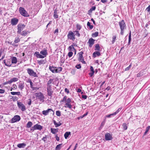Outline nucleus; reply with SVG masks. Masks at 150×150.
Instances as JSON below:
<instances>
[{
  "mask_svg": "<svg viewBox=\"0 0 150 150\" xmlns=\"http://www.w3.org/2000/svg\"><path fill=\"white\" fill-rule=\"evenodd\" d=\"M40 53L45 57H46V56L47 54V52L46 50H43L41 51L40 52Z\"/></svg>",
  "mask_w": 150,
  "mask_h": 150,
  "instance_id": "obj_17",
  "label": "nucleus"
},
{
  "mask_svg": "<svg viewBox=\"0 0 150 150\" xmlns=\"http://www.w3.org/2000/svg\"><path fill=\"white\" fill-rule=\"evenodd\" d=\"M119 24L121 30L120 34L122 35L124 34V30L126 29V27L124 20H122L119 22Z\"/></svg>",
  "mask_w": 150,
  "mask_h": 150,
  "instance_id": "obj_1",
  "label": "nucleus"
},
{
  "mask_svg": "<svg viewBox=\"0 0 150 150\" xmlns=\"http://www.w3.org/2000/svg\"><path fill=\"white\" fill-rule=\"evenodd\" d=\"M62 68L61 67H58L56 68V73L62 71Z\"/></svg>",
  "mask_w": 150,
  "mask_h": 150,
  "instance_id": "obj_36",
  "label": "nucleus"
},
{
  "mask_svg": "<svg viewBox=\"0 0 150 150\" xmlns=\"http://www.w3.org/2000/svg\"><path fill=\"white\" fill-rule=\"evenodd\" d=\"M123 129L124 130H126L127 129V126L126 123H123L122 125Z\"/></svg>",
  "mask_w": 150,
  "mask_h": 150,
  "instance_id": "obj_48",
  "label": "nucleus"
},
{
  "mask_svg": "<svg viewBox=\"0 0 150 150\" xmlns=\"http://www.w3.org/2000/svg\"><path fill=\"white\" fill-rule=\"evenodd\" d=\"M53 110L51 109H48L47 110H43L42 112V113L43 115H47L49 112L52 111Z\"/></svg>",
  "mask_w": 150,
  "mask_h": 150,
  "instance_id": "obj_15",
  "label": "nucleus"
},
{
  "mask_svg": "<svg viewBox=\"0 0 150 150\" xmlns=\"http://www.w3.org/2000/svg\"><path fill=\"white\" fill-rule=\"evenodd\" d=\"M18 80V78H13L9 80L10 81L9 82L11 83L13 82H16Z\"/></svg>",
  "mask_w": 150,
  "mask_h": 150,
  "instance_id": "obj_28",
  "label": "nucleus"
},
{
  "mask_svg": "<svg viewBox=\"0 0 150 150\" xmlns=\"http://www.w3.org/2000/svg\"><path fill=\"white\" fill-rule=\"evenodd\" d=\"M33 125V123L32 122L29 121L27 124L26 127L28 128L30 127Z\"/></svg>",
  "mask_w": 150,
  "mask_h": 150,
  "instance_id": "obj_31",
  "label": "nucleus"
},
{
  "mask_svg": "<svg viewBox=\"0 0 150 150\" xmlns=\"http://www.w3.org/2000/svg\"><path fill=\"white\" fill-rule=\"evenodd\" d=\"M21 119L20 116L18 115H15L11 119V123H13L19 121Z\"/></svg>",
  "mask_w": 150,
  "mask_h": 150,
  "instance_id": "obj_10",
  "label": "nucleus"
},
{
  "mask_svg": "<svg viewBox=\"0 0 150 150\" xmlns=\"http://www.w3.org/2000/svg\"><path fill=\"white\" fill-rule=\"evenodd\" d=\"M83 52L81 51L79 53V57L78 58V60L81 62L83 64H86V62L84 60V58L83 56Z\"/></svg>",
  "mask_w": 150,
  "mask_h": 150,
  "instance_id": "obj_7",
  "label": "nucleus"
},
{
  "mask_svg": "<svg viewBox=\"0 0 150 150\" xmlns=\"http://www.w3.org/2000/svg\"><path fill=\"white\" fill-rule=\"evenodd\" d=\"M131 66H132V64H130L129 65L128 67H127L125 69V71H128V70H129L130 69V68H131Z\"/></svg>",
  "mask_w": 150,
  "mask_h": 150,
  "instance_id": "obj_50",
  "label": "nucleus"
},
{
  "mask_svg": "<svg viewBox=\"0 0 150 150\" xmlns=\"http://www.w3.org/2000/svg\"><path fill=\"white\" fill-rule=\"evenodd\" d=\"M35 95L37 99H38L40 102L42 103L44 101L45 97L43 94L41 92L36 93Z\"/></svg>",
  "mask_w": 150,
  "mask_h": 150,
  "instance_id": "obj_2",
  "label": "nucleus"
},
{
  "mask_svg": "<svg viewBox=\"0 0 150 150\" xmlns=\"http://www.w3.org/2000/svg\"><path fill=\"white\" fill-rule=\"evenodd\" d=\"M42 127L40 125L36 124L31 129V130L34 131V130L38 129L39 130H41L42 129Z\"/></svg>",
  "mask_w": 150,
  "mask_h": 150,
  "instance_id": "obj_9",
  "label": "nucleus"
},
{
  "mask_svg": "<svg viewBox=\"0 0 150 150\" xmlns=\"http://www.w3.org/2000/svg\"><path fill=\"white\" fill-rule=\"evenodd\" d=\"M74 34L78 37L80 36V34L79 33V31L76 30L73 31Z\"/></svg>",
  "mask_w": 150,
  "mask_h": 150,
  "instance_id": "obj_30",
  "label": "nucleus"
},
{
  "mask_svg": "<svg viewBox=\"0 0 150 150\" xmlns=\"http://www.w3.org/2000/svg\"><path fill=\"white\" fill-rule=\"evenodd\" d=\"M68 49L70 51H73V50H75V49L73 45L70 46L68 47Z\"/></svg>",
  "mask_w": 150,
  "mask_h": 150,
  "instance_id": "obj_44",
  "label": "nucleus"
},
{
  "mask_svg": "<svg viewBox=\"0 0 150 150\" xmlns=\"http://www.w3.org/2000/svg\"><path fill=\"white\" fill-rule=\"evenodd\" d=\"M12 87H13V90L16 89L17 88V86L16 84H13Z\"/></svg>",
  "mask_w": 150,
  "mask_h": 150,
  "instance_id": "obj_63",
  "label": "nucleus"
},
{
  "mask_svg": "<svg viewBox=\"0 0 150 150\" xmlns=\"http://www.w3.org/2000/svg\"><path fill=\"white\" fill-rule=\"evenodd\" d=\"M98 32H95V33H93L92 34V36L93 37H96L98 36Z\"/></svg>",
  "mask_w": 150,
  "mask_h": 150,
  "instance_id": "obj_41",
  "label": "nucleus"
},
{
  "mask_svg": "<svg viewBox=\"0 0 150 150\" xmlns=\"http://www.w3.org/2000/svg\"><path fill=\"white\" fill-rule=\"evenodd\" d=\"M56 115L58 116H60L61 115V113L59 111H57L56 112Z\"/></svg>",
  "mask_w": 150,
  "mask_h": 150,
  "instance_id": "obj_51",
  "label": "nucleus"
},
{
  "mask_svg": "<svg viewBox=\"0 0 150 150\" xmlns=\"http://www.w3.org/2000/svg\"><path fill=\"white\" fill-rule=\"evenodd\" d=\"M27 73L30 76L34 77H38L36 73L35 72L33 69L28 68L27 69Z\"/></svg>",
  "mask_w": 150,
  "mask_h": 150,
  "instance_id": "obj_3",
  "label": "nucleus"
},
{
  "mask_svg": "<svg viewBox=\"0 0 150 150\" xmlns=\"http://www.w3.org/2000/svg\"><path fill=\"white\" fill-rule=\"evenodd\" d=\"M67 38L68 39L72 40H74L75 39V35L74 32L71 31H69L67 34Z\"/></svg>",
  "mask_w": 150,
  "mask_h": 150,
  "instance_id": "obj_4",
  "label": "nucleus"
},
{
  "mask_svg": "<svg viewBox=\"0 0 150 150\" xmlns=\"http://www.w3.org/2000/svg\"><path fill=\"white\" fill-rule=\"evenodd\" d=\"M100 55V53L99 51L94 52L93 54V56L94 57H96V56H99Z\"/></svg>",
  "mask_w": 150,
  "mask_h": 150,
  "instance_id": "obj_23",
  "label": "nucleus"
},
{
  "mask_svg": "<svg viewBox=\"0 0 150 150\" xmlns=\"http://www.w3.org/2000/svg\"><path fill=\"white\" fill-rule=\"evenodd\" d=\"M11 63L12 64H16L17 62V58L14 57H12L11 58Z\"/></svg>",
  "mask_w": 150,
  "mask_h": 150,
  "instance_id": "obj_18",
  "label": "nucleus"
},
{
  "mask_svg": "<svg viewBox=\"0 0 150 150\" xmlns=\"http://www.w3.org/2000/svg\"><path fill=\"white\" fill-rule=\"evenodd\" d=\"M57 10L55 9L54 10V11L53 17L55 19L57 18H58L59 16L57 14Z\"/></svg>",
  "mask_w": 150,
  "mask_h": 150,
  "instance_id": "obj_20",
  "label": "nucleus"
},
{
  "mask_svg": "<svg viewBox=\"0 0 150 150\" xmlns=\"http://www.w3.org/2000/svg\"><path fill=\"white\" fill-rule=\"evenodd\" d=\"M24 83L23 82H22L19 83L18 85V88L21 90L23 89L24 87Z\"/></svg>",
  "mask_w": 150,
  "mask_h": 150,
  "instance_id": "obj_14",
  "label": "nucleus"
},
{
  "mask_svg": "<svg viewBox=\"0 0 150 150\" xmlns=\"http://www.w3.org/2000/svg\"><path fill=\"white\" fill-rule=\"evenodd\" d=\"M4 63L5 64V65L8 67H10L11 66V64H10V62L7 60L6 62L5 60H4Z\"/></svg>",
  "mask_w": 150,
  "mask_h": 150,
  "instance_id": "obj_19",
  "label": "nucleus"
},
{
  "mask_svg": "<svg viewBox=\"0 0 150 150\" xmlns=\"http://www.w3.org/2000/svg\"><path fill=\"white\" fill-rule=\"evenodd\" d=\"M96 8V7L95 6L92 7L89 10V12H92V11H94Z\"/></svg>",
  "mask_w": 150,
  "mask_h": 150,
  "instance_id": "obj_46",
  "label": "nucleus"
},
{
  "mask_svg": "<svg viewBox=\"0 0 150 150\" xmlns=\"http://www.w3.org/2000/svg\"><path fill=\"white\" fill-rule=\"evenodd\" d=\"M73 54V53L71 52H69L68 53V56L69 57H71Z\"/></svg>",
  "mask_w": 150,
  "mask_h": 150,
  "instance_id": "obj_58",
  "label": "nucleus"
},
{
  "mask_svg": "<svg viewBox=\"0 0 150 150\" xmlns=\"http://www.w3.org/2000/svg\"><path fill=\"white\" fill-rule=\"evenodd\" d=\"M115 115H116L115 113L114 112L112 114H111L107 115L106 116V117H110L112 116Z\"/></svg>",
  "mask_w": 150,
  "mask_h": 150,
  "instance_id": "obj_47",
  "label": "nucleus"
},
{
  "mask_svg": "<svg viewBox=\"0 0 150 150\" xmlns=\"http://www.w3.org/2000/svg\"><path fill=\"white\" fill-rule=\"evenodd\" d=\"M71 101V100L70 98H68V99L66 100V103H70Z\"/></svg>",
  "mask_w": 150,
  "mask_h": 150,
  "instance_id": "obj_52",
  "label": "nucleus"
},
{
  "mask_svg": "<svg viewBox=\"0 0 150 150\" xmlns=\"http://www.w3.org/2000/svg\"><path fill=\"white\" fill-rule=\"evenodd\" d=\"M100 47L99 46V44H96L95 45V50H97L98 51H100Z\"/></svg>",
  "mask_w": 150,
  "mask_h": 150,
  "instance_id": "obj_35",
  "label": "nucleus"
},
{
  "mask_svg": "<svg viewBox=\"0 0 150 150\" xmlns=\"http://www.w3.org/2000/svg\"><path fill=\"white\" fill-rule=\"evenodd\" d=\"M117 36L116 35H112V44H113L117 40Z\"/></svg>",
  "mask_w": 150,
  "mask_h": 150,
  "instance_id": "obj_24",
  "label": "nucleus"
},
{
  "mask_svg": "<svg viewBox=\"0 0 150 150\" xmlns=\"http://www.w3.org/2000/svg\"><path fill=\"white\" fill-rule=\"evenodd\" d=\"M13 100L14 101H16L18 100V98L16 96H13Z\"/></svg>",
  "mask_w": 150,
  "mask_h": 150,
  "instance_id": "obj_56",
  "label": "nucleus"
},
{
  "mask_svg": "<svg viewBox=\"0 0 150 150\" xmlns=\"http://www.w3.org/2000/svg\"><path fill=\"white\" fill-rule=\"evenodd\" d=\"M20 34L23 36H25L28 34V32L26 31H23Z\"/></svg>",
  "mask_w": 150,
  "mask_h": 150,
  "instance_id": "obj_39",
  "label": "nucleus"
},
{
  "mask_svg": "<svg viewBox=\"0 0 150 150\" xmlns=\"http://www.w3.org/2000/svg\"><path fill=\"white\" fill-rule=\"evenodd\" d=\"M53 122L55 127H58L62 125V123H61L60 122H59L58 123H57L55 120H53Z\"/></svg>",
  "mask_w": 150,
  "mask_h": 150,
  "instance_id": "obj_22",
  "label": "nucleus"
},
{
  "mask_svg": "<svg viewBox=\"0 0 150 150\" xmlns=\"http://www.w3.org/2000/svg\"><path fill=\"white\" fill-rule=\"evenodd\" d=\"M67 99V96H65L63 98V99L61 101V102H63L64 101H65Z\"/></svg>",
  "mask_w": 150,
  "mask_h": 150,
  "instance_id": "obj_54",
  "label": "nucleus"
},
{
  "mask_svg": "<svg viewBox=\"0 0 150 150\" xmlns=\"http://www.w3.org/2000/svg\"><path fill=\"white\" fill-rule=\"evenodd\" d=\"M146 10L148 12L150 11V5L147 8Z\"/></svg>",
  "mask_w": 150,
  "mask_h": 150,
  "instance_id": "obj_64",
  "label": "nucleus"
},
{
  "mask_svg": "<svg viewBox=\"0 0 150 150\" xmlns=\"http://www.w3.org/2000/svg\"><path fill=\"white\" fill-rule=\"evenodd\" d=\"M29 82L30 83V87L32 89L33 88V83L32 81H31V80H30Z\"/></svg>",
  "mask_w": 150,
  "mask_h": 150,
  "instance_id": "obj_55",
  "label": "nucleus"
},
{
  "mask_svg": "<svg viewBox=\"0 0 150 150\" xmlns=\"http://www.w3.org/2000/svg\"><path fill=\"white\" fill-rule=\"evenodd\" d=\"M10 93L12 95H17L19 96L21 95V93L20 92H11Z\"/></svg>",
  "mask_w": 150,
  "mask_h": 150,
  "instance_id": "obj_27",
  "label": "nucleus"
},
{
  "mask_svg": "<svg viewBox=\"0 0 150 150\" xmlns=\"http://www.w3.org/2000/svg\"><path fill=\"white\" fill-rule=\"evenodd\" d=\"M112 135L109 133H107L105 134V139L106 140H111L112 139Z\"/></svg>",
  "mask_w": 150,
  "mask_h": 150,
  "instance_id": "obj_11",
  "label": "nucleus"
},
{
  "mask_svg": "<svg viewBox=\"0 0 150 150\" xmlns=\"http://www.w3.org/2000/svg\"><path fill=\"white\" fill-rule=\"evenodd\" d=\"M52 90L51 85H47V90Z\"/></svg>",
  "mask_w": 150,
  "mask_h": 150,
  "instance_id": "obj_61",
  "label": "nucleus"
},
{
  "mask_svg": "<svg viewBox=\"0 0 150 150\" xmlns=\"http://www.w3.org/2000/svg\"><path fill=\"white\" fill-rule=\"evenodd\" d=\"M62 145V144H61L57 145L55 147V150H60L61 147Z\"/></svg>",
  "mask_w": 150,
  "mask_h": 150,
  "instance_id": "obj_34",
  "label": "nucleus"
},
{
  "mask_svg": "<svg viewBox=\"0 0 150 150\" xmlns=\"http://www.w3.org/2000/svg\"><path fill=\"white\" fill-rule=\"evenodd\" d=\"M18 19L16 18H13L11 20V24L13 25H16L18 23Z\"/></svg>",
  "mask_w": 150,
  "mask_h": 150,
  "instance_id": "obj_12",
  "label": "nucleus"
},
{
  "mask_svg": "<svg viewBox=\"0 0 150 150\" xmlns=\"http://www.w3.org/2000/svg\"><path fill=\"white\" fill-rule=\"evenodd\" d=\"M65 105L66 106H65V107H68L69 109L71 108L72 106L69 103H66Z\"/></svg>",
  "mask_w": 150,
  "mask_h": 150,
  "instance_id": "obj_43",
  "label": "nucleus"
},
{
  "mask_svg": "<svg viewBox=\"0 0 150 150\" xmlns=\"http://www.w3.org/2000/svg\"><path fill=\"white\" fill-rule=\"evenodd\" d=\"M95 40L91 38L89 39L88 43L89 44V46L90 47H92L93 45L94 44Z\"/></svg>",
  "mask_w": 150,
  "mask_h": 150,
  "instance_id": "obj_13",
  "label": "nucleus"
},
{
  "mask_svg": "<svg viewBox=\"0 0 150 150\" xmlns=\"http://www.w3.org/2000/svg\"><path fill=\"white\" fill-rule=\"evenodd\" d=\"M47 92L48 95L51 96L53 93V91H52V90H47Z\"/></svg>",
  "mask_w": 150,
  "mask_h": 150,
  "instance_id": "obj_32",
  "label": "nucleus"
},
{
  "mask_svg": "<svg viewBox=\"0 0 150 150\" xmlns=\"http://www.w3.org/2000/svg\"><path fill=\"white\" fill-rule=\"evenodd\" d=\"M25 27V25L23 24H19L18 25V31L17 33L19 34H21V31L23 30Z\"/></svg>",
  "mask_w": 150,
  "mask_h": 150,
  "instance_id": "obj_6",
  "label": "nucleus"
},
{
  "mask_svg": "<svg viewBox=\"0 0 150 150\" xmlns=\"http://www.w3.org/2000/svg\"><path fill=\"white\" fill-rule=\"evenodd\" d=\"M26 146V144L24 143L19 144L17 145V146L19 148H23Z\"/></svg>",
  "mask_w": 150,
  "mask_h": 150,
  "instance_id": "obj_21",
  "label": "nucleus"
},
{
  "mask_svg": "<svg viewBox=\"0 0 150 150\" xmlns=\"http://www.w3.org/2000/svg\"><path fill=\"white\" fill-rule=\"evenodd\" d=\"M88 112H86L83 115H82V116H81L80 117L81 118H83V117H84L86 116L87 115H88Z\"/></svg>",
  "mask_w": 150,
  "mask_h": 150,
  "instance_id": "obj_53",
  "label": "nucleus"
},
{
  "mask_svg": "<svg viewBox=\"0 0 150 150\" xmlns=\"http://www.w3.org/2000/svg\"><path fill=\"white\" fill-rule=\"evenodd\" d=\"M131 40V32L130 31L129 35V41H128V44H130V42Z\"/></svg>",
  "mask_w": 150,
  "mask_h": 150,
  "instance_id": "obj_42",
  "label": "nucleus"
},
{
  "mask_svg": "<svg viewBox=\"0 0 150 150\" xmlns=\"http://www.w3.org/2000/svg\"><path fill=\"white\" fill-rule=\"evenodd\" d=\"M150 128V126H149L147 127H146V129L145 131L144 134V135H146L147 134Z\"/></svg>",
  "mask_w": 150,
  "mask_h": 150,
  "instance_id": "obj_33",
  "label": "nucleus"
},
{
  "mask_svg": "<svg viewBox=\"0 0 150 150\" xmlns=\"http://www.w3.org/2000/svg\"><path fill=\"white\" fill-rule=\"evenodd\" d=\"M19 12L20 13L22 16H25L27 17L29 16L28 13H27V11L24 9V8L20 7L19 8Z\"/></svg>",
  "mask_w": 150,
  "mask_h": 150,
  "instance_id": "obj_5",
  "label": "nucleus"
},
{
  "mask_svg": "<svg viewBox=\"0 0 150 150\" xmlns=\"http://www.w3.org/2000/svg\"><path fill=\"white\" fill-rule=\"evenodd\" d=\"M87 25L89 27V29L90 30H91L93 28V25H91V23L89 22H87Z\"/></svg>",
  "mask_w": 150,
  "mask_h": 150,
  "instance_id": "obj_37",
  "label": "nucleus"
},
{
  "mask_svg": "<svg viewBox=\"0 0 150 150\" xmlns=\"http://www.w3.org/2000/svg\"><path fill=\"white\" fill-rule=\"evenodd\" d=\"M38 63L40 65H41L42 64H45V61L43 59H41L40 60H38Z\"/></svg>",
  "mask_w": 150,
  "mask_h": 150,
  "instance_id": "obj_26",
  "label": "nucleus"
},
{
  "mask_svg": "<svg viewBox=\"0 0 150 150\" xmlns=\"http://www.w3.org/2000/svg\"><path fill=\"white\" fill-rule=\"evenodd\" d=\"M17 105L18 108L22 111H24L26 109L24 104L21 102H17Z\"/></svg>",
  "mask_w": 150,
  "mask_h": 150,
  "instance_id": "obj_8",
  "label": "nucleus"
},
{
  "mask_svg": "<svg viewBox=\"0 0 150 150\" xmlns=\"http://www.w3.org/2000/svg\"><path fill=\"white\" fill-rule=\"evenodd\" d=\"M71 134L70 132H66L64 134V137L65 139H67L69 135Z\"/></svg>",
  "mask_w": 150,
  "mask_h": 150,
  "instance_id": "obj_29",
  "label": "nucleus"
},
{
  "mask_svg": "<svg viewBox=\"0 0 150 150\" xmlns=\"http://www.w3.org/2000/svg\"><path fill=\"white\" fill-rule=\"evenodd\" d=\"M40 53L38 52H36L35 53L34 55H35V56L37 57H38L39 55H40Z\"/></svg>",
  "mask_w": 150,
  "mask_h": 150,
  "instance_id": "obj_59",
  "label": "nucleus"
},
{
  "mask_svg": "<svg viewBox=\"0 0 150 150\" xmlns=\"http://www.w3.org/2000/svg\"><path fill=\"white\" fill-rule=\"evenodd\" d=\"M105 121H104L102 122L101 125L99 127L100 129H101L105 125Z\"/></svg>",
  "mask_w": 150,
  "mask_h": 150,
  "instance_id": "obj_45",
  "label": "nucleus"
},
{
  "mask_svg": "<svg viewBox=\"0 0 150 150\" xmlns=\"http://www.w3.org/2000/svg\"><path fill=\"white\" fill-rule=\"evenodd\" d=\"M5 92V91L4 89H0V94H3Z\"/></svg>",
  "mask_w": 150,
  "mask_h": 150,
  "instance_id": "obj_57",
  "label": "nucleus"
},
{
  "mask_svg": "<svg viewBox=\"0 0 150 150\" xmlns=\"http://www.w3.org/2000/svg\"><path fill=\"white\" fill-rule=\"evenodd\" d=\"M20 40L18 38L16 37L15 38L14 42V43H17L20 41Z\"/></svg>",
  "mask_w": 150,
  "mask_h": 150,
  "instance_id": "obj_40",
  "label": "nucleus"
},
{
  "mask_svg": "<svg viewBox=\"0 0 150 150\" xmlns=\"http://www.w3.org/2000/svg\"><path fill=\"white\" fill-rule=\"evenodd\" d=\"M51 132L53 134H55L58 132V129L51 128Z\"/></svg>",
  "mask_w": 150,
  "mask_h": 150,
  "instance_id": "obj_25",
  "label": "nucleus"
},
{
  "mask_svg": "<svg viewBox=\"0 0 150 150\" xmlns=\"http://www.w3.org/2000/svg\"><path fill=\"white\" fill-rule=\"evenodd\" d=\"M53 81V79H50L49 81H48L47 83V85H50V84L52 83Z\"/></svg>",
  "mask_w": 150,
  "mask_h": 150,
  "instance_id": "obj_49",
  "label": "nucleus"
},
{
  "mask_svg": "<svg viewBox=\"0 0 150 150\" xmlns=\"http://www.w3.org/2000/svg\"><path fill=\"white\" fill-rule=\"evenodd\" d=\"M76 27V30L79 31L81 28V26L79 24H77Z\"/></svg>",
  "mask_w": 150,
  "mask_h": 150,
  "instance_id": "obj_38",
  "label": "nucleus"
},
{
  "mask_svg": "<svg viewBox=\"0 0 150 150\" xmlns=\"http://www.w3.org/2000/svg\"><path fill=\"white\" fill-rule=\"evenodd\" d=\"M122 108H119L115 113L116 115L121 110Z\"/></svg>",
  "mask_w": 150,
  "mask_h": 150,
  "instance_id": "obj_62",
  "label": "nucleus"
},
{
  "mask_svg": "<svg viewBox=\"0 0 150 150\" xmlns=\"http://www.w3.org/2000/svg\"><path fill=\"white\" fill-rule=\"evenodd\" d=\"M57 67L53 66H50L49 67V69L53 73H56V70Z\"/></svg>",
  "mask_w": 150,
  "mask_h": 150,
  "instance_id": "obj_16",
  "label": "nucleus"
},
{
  "mask_svg": "<svg viewBox=\"0 0 150 150\" xmlns=\"http://www.w3.org/2000/svg\"><path fill=\"white\" fill-rule=\"evenodd\" d=\"M76 67L77 69H79L81 68V66L80 64L76 65Z\"/></svg>",
  "mask_w": 150,
  "mask_h": 150,
  "instance_id": "obj_60",
  "label": "nucleus"
}]
</instances>
